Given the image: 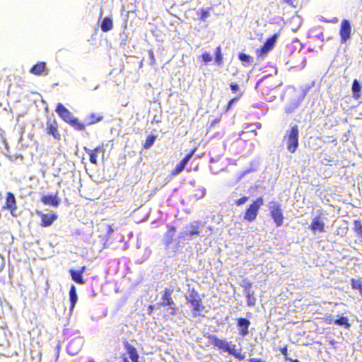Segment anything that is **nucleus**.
<instances>
[{"mask_svg": "<svg viewBox=\"0 0 362 362\" xmlns=\"http://www.w3.org/2000/svg\"><path fill=\"white\" fill-rule=\"evenodd\" d=\"M339 36L341 44H345L351 37V26L350 21L344 19L341 22L339 28Z\"/></svg>", "mask_w": 362, "mask_h": 362, "instance_id": "obj_9", "label": "nucleus"}, {"mask_svg": "<svg viewBox=\"0 0 362 362\" xmlns=\"http://www.w3.org/2000/svg\"><path fill=\"white\" fill-rule=\"evenodd\" d=\"M103 117H104L101 115L91 113L86 117V119H85L86 123L83 124L85 125V127L86 126L95 124L102 121L103 119Z\"/></svg>", "mask_w": 362, "mask_h": 362, "instance_id": "obj_19", "label": "nucleus"}, {"mask_svg": "<svg viewBox=\"0 0 362 362\" xmlns=\"http://www.w3.org/2000/svg\"><path fill=\"white\" fill-rule=\"evenodd\" d=\"M40 201L45 205H50L54 207L58 206L61 202L58 193H55L54 195H44L41 197Z\"/></svg>", "mask_w": 362, "mask_h": 362, "instance_id": "obj_15", "label": "nucleus"}, {"mask_svg": "<svg viewBox=\"0 0 362 362\" xmlns=\"http://www.w3.org/2000/svg\"><path fill=\"white\" fill-rule=\"evenodd\" d=\"M248 362H267L265 360H263L259 358H250L248 359Z\"/></svg>", "mask_w": 362, "mask_h": 362, "instance_id": "obj_44", "label": "nucleus"}, {"mask_svg": "<svg viewBox=\"0 0 362 362\" xmlns=\"http://www.w3.org/2000/svg\"><path fill=\"white\" fill-rule=\"evenodd\" d=\"M201 58L204 64H208L212 60V57L209 52H204L201 54Z\"/></svg>", "mask_w": 362, "mask_h": 362, "instance_id": "obj_37", "label": "nucleus"}, {"mask_svg": "<svg viewBox=\"0 0 362 362\" xmlns=\"http://www.w3.org/2000/svg\"><path fill=\"white\" fill-rule=\"evenodd\" d=\"M326 321L328 322V323H332V322L336 324L337 325H340V326H343L346 329H349L350 327H351V324L349 323V319L348 317H339L338 319L337 320H327L326 319Z\"/></svg>", "mask_w": 362, "mask_h": 362, "instance_id": "obj_21", "label": "nucleus"}, {"mask_svg": "<svg viewBox=\"0 0 362 362\" xmlns=\"http://www.w3.org/2000/svg\"><path fill=\"white\" fill-rule=\"evenodd\" d=\"M101 30L104 33L111 30L113 28L112 20L110 17H105L101 23Z\"/></svg>", "mask_w": 362, "mask_h": 362, "instance_id": "obj_22", "label": "nucleus"}, {"mask_svg": "<svg viewBox=\"0 0 362 362\" xmlns=\"http://www.w3.org/2000/svg\"><path fill=\"white\" fill-rule=\"evenodd\" d=\"M148 54H149V56H150L151 59L152 60H153V61H154V60H155V58H154V54H153V51H152V50H150V51L148 52Z\"/></svg>", "mask_w": 362, "mask_h": 362, "instance_id": "obj_48", "label": "nucleus"}, {"mask_svg": "<svg viewBox=\"0 0 362 362\" xmlns=\"http://www.w3.org/2000/svg\"><path fill=\"white\" fill-rule=\"evenodd\" d=\"M351 284L352 288L358 290L362 293V281L360 279H351Z\"/></svg>", "mask_w": 362, "mask_h": 362, "instance_id": "obj_35", "label": "nucleus"}, {"mask_svg": "<svg viewBox=\"0 0 362 362\" xmlns=\"http://www.w3.org/2000/svg\"><path fill=\"white\" fill-rule=\"evenodd\" d=\"M167 227L168 230L163 235V242L165 245L168 246L171 245L174 240V238L177 233V228L173 225H168Z\"/></svg>", "mask_w": 362, "mask_h": 362, "instance_id": "obj_14", "label": "nucleus"}, {"mask_svg": "<svg viewBox=\"0 0 362 362\" xmlns=\"http://www.w3.org/2000/svg\"><path fill=\"white\" fill-rule=\"evenodd\" d=\"M243 95V93H238L235 97H234L233 98L230 99L228 103L223 107V111L225 112V113H227L228 112L231 108H232V106L236 102L238 101Z\"/></svg>", "mask_w": 362, "mask_h": 362, "instance_id": "obj_27", "label": "nucleus"}, {"mask_svg": "<svg viewBox=\"0 0 362 362\" xmlns=\"http://www.w3.org/2000/svg\"><path fill=\"white\" fill-rule=\"evenodd\" d=\"M262 80H260L259 81H258L256 84V88L259 86V84L262 82Z\"/></svg>", "mask_w": 362, "mask_h": 362, "instance_id": "obj_52", "label": "nucleus"}, {"mask_svg": "<svg viewBox=\"0 0 362 362\" xmlns=\"http://www.w3.org/2000/svg\"><path fill=\"white\" fill-rule=\"evenodd\" d=\"M69 299H70V303H71L70 310H72L74 308L75 305L77 302V299H78L76 289L75 286H74V285H72L70 288Z\"/></svg>", "mask_w": 362, "mask_h": 362, "instance_id": "obj_23", "label": "nucleus"}, {"mask_svg": "<svg viewBox=\"0 0 362 362\" xmlns=\"http://www.w3.org/2000/svg\"><path fill=\"white\" fill-rule=\"evenodd\" d=\"M252 286V283H247L245 286V291H250V288Z\"/></svg>", "mask_w": 362, "mask_h": 362, "instance_id": "obj_46", "label": "nucleus"}, {"mask_svg": "<svg viewBox=\"0 0 362 362\" xmlns=\"http://www.w3.org/2000/svg\"><path fill=\"white\" fill-rule=\"evenodd\" d=\"M80 348L81 345L76 339L71 340L66 346L67 352L71 355L76 354L80 350Z\"/></svg>", "mask_w": 362, "mask_h": 362, "instance_id": "obj_20", "label": "nucleus"}, {"mask_svg": "<svg viewBox=\"0 0 362 362\" xmlns=\"http://www.w3.org/2000/svg\"><path fill=\"white\" fill-rule=\"evenodd\" d=\"M199 231L197 230V229H195L194 230H192L189 232V234L186 233L185 234V236H184V238L185 239H187V240H189L192 238V237L194 235H199Z\"/></svg>", "mask_w": 362, "mask_h": 362, "instance_id": "obj_40", "label": "nucleus"}, {"mask_svg": "<svg viewBox=\"0 0 362 362\" xmlns=\"http://www.w3.org/2000/svg\"><path fill=\"white\" fill-rule=\"evenodd\" d=\"M331 21L333 22V23H336L337 21V20L335 18L334 20H332Z\"/></svg>", "mask_w": 362, "mask_h": 362, "instance_id": "obj_53", "label": "nucleus"}, {"mask_svg": "<svg viewBox=\"0 0 362 362\" xmlns=\"http://www.w3.org/2000/svg\"><path fill=\"white\" fill-rule=\"evenodd\" d=\"M230 86V90L233 93H242L240 90V87L238 86V83H230L229 84Z\"/></svg>", "mask_w": 362, "mask_h": 362, "instance_id": "obj_38", "label": "nucleus"}, {"mask_svg": "<svg viewBox=\"0 0 362 362\" xmlns=\"http://www.w3.org/2000/svg\"><path fill=\"white\" fill-rule=\"evenodd\" d=\"M168 306L170 308V315L172 316H174L177 314V306L175 303L174 302L173 299L170 300L168 303L163 304V307Z\"/></svg>", "mask_w": 362, "mask_h": 362, "instance_id": "obj_32", "label": "nucleus"}, {"mask_svg": "<svg viewBox=\"0 0 362 362\" xmlns=\"http://www.w3.org/2000/svg\"><path fill=\"white\" fill-rule=\"evenodd\" d=\"M210 10L211 8H207L206 9L202 8L197 12L198 15H199L200 21H203L209 16Z\"/></svg>", "mask_w": 362, "mask_h": 362, "instance_id": "obj_36", "label": "nucleus"}, {"mask_svg": "<svg viewBox=\"0 0 362 362\" xmlns=\"http://www.w3.org/2000/svg\"><path fill=\"white\" fill-rule=\"evenodd\" d=\"M156 139V136L155 135H153V134L149 135L146 138L144 144H143V148L146 150L150 148L155 143Z\"/></svg>", "mask_w": 362, "mask_h": 362, "instance_id": "obj_29", "label": "nucleus"}, {"mask_svg": "<svg viewBox=\"0 0 362 362\" xmlns=\"http://www.w3.org/2000/svg\"><path fill=\"white\" fill-rule=\"evenodd\" d=\"M281 3L287 4L293 8L296 7V5L295 4V0H282Z\"/></svg>", "mask_w": 362, "mask_h": 362, "instance_id": "obj_43", "label": "nucleus"}, {"mask_svg": "<svg viewBox=\"0 0 362 362\" xmlns=\"http://www.w3.org/2000/svg\"><path fill=\"white\" fill-rule=\"evenodd\" d=\"M83 150L88 154L90 162L93 165H98V156L100 153L103 156L105 153L103 145L98 146L94 149H89L87 147H83Z\"/></svg>", "mask_w": 362, "mask_h": 362, "instance_id": "obj_11", "label": "nucleus"}, {"mask_svg": "<svg viewBox=\"0 0 362 362\" xmlns=\"http://www.w3.org/2000/svg\"><path fill=\"white\" fill-rule=\"evenodd\" d=\"M104 227L107 229V236H110L112 234V233L114 232V230L112 227L111 225L110 224H106L104 226Z\"/></svg>", "mask_w": 362, "mask_h": 362, "instance_id": "obj_41", "label": "nucleus"}, {"mask_svg": "<svg viewBox=\"0 0 362 362\" xmlns=\"http://www.w3.org/2000/svg\"><path fill=\"white\" fill-rule=\"evenodd\" d=\"M61 347H62V344H61V341L59 340L57 341V344L56 347H55V349H56V357L57 358H58V356L59 355V351H60Z\"/></svg>", "mask_w": 362, "mask_h": 362, "instance_id": "obj_42", "label": "nucleus"}, {"mask_svg": "<svg viewBox=\"0 0 362 362\" xmlns=\"http://www.w3.org/2000/svg\"><path fill=\"white\" fill-rule=\"evenodd\" d=\"M168 306L170 308V315L172 316H174L177 314V306L175 303L174 302L173 299L170 300L168 303L163 304V307Z\"/></svg>", "mask_w": 362, "mask_h": 362, "instance_id": "obj_33", "label": "nucleus"}, {"mask_svg": "<svg viewBox=\"0 0 362 362\" xmlns=\"http://www.w3.org/2000/svg\"><path fill=\"white\" fill-rule=\"evenodd\" d=\"M195 152V149H192L189 152L180 162L179 163L175 166V168L172 170L170 175L171 176H175L178 174H180L185 168L187 163L189 160V159L192 158V156L194 155Z\"/></svg>", "mask_w": 362, "mask_h": 362, "instance_id": "obj_12", "label": "nucleus"}, {"mask_svg": "<svg viewBox=\"0 0 362 362\" xmlns=\"http://www.w3.org/2000/svg\"><path fill=\"white\" fill-rule=\"evenodd\" d=\"M186 299L187 303L192 307V312L194 315H198L201 311L204 310L202 299L199 293L194 288L192 289Z\"/></svg>", "mask_w": 362, "mask_h": 362, "instance_id": "obj_5", "label": "nucleus"}, {"mask_svg": "<svg viewBox=\"0 0 362 362\" xmlns=\"http://www.w3.org/2000/svg\"><path fill=\"white\" fill-rule=\"evenodd\" d=\"M86 269V267L85 266H83L81 267L79 270H78V272H81V274L83 275V274L85 272Z\"/></svg>", "mask_w": 362, "mask_h": 362, "instance_id": "obj_47", "label": "nucleus"}, {"mask_svg": "<svg viewBox=\"0 0 362 362\" xmlns=\"http://www.w3.org/2000/svg\"><path fill=\"white\" fill-rule=\"evenodd\" d=\"M154 306L153 305H149L148 306V310H150V312H151V310L153 309Z\"/></svg>", "mask_w": 362, "mask_h": 362, "instance_id": "obj_50", "label": "nucleus"}, {"mask_svg": "<svg viewBox=\"0 0 362 362\" xmlns=\"http://www.w3.org/2000/svg\"><path fill=\"white\" fill-rule=\"evenodd\" d=\"M45 132L47 136H52L57 141H59L62 139V134L59 129V123L54 118L48 117L47 119Z\"/></svg>", "mask_w": 362, "mask_h": 362, "instance_id": "obj_7", "label": "nucleus"}, {"mask_svg": "<svg viewBox=\"0 0 362 362\" xmlns=\"http://www.w3.org/2000/svg\"><path fill=\"white\" fill-rule=\"evenodd\" d=\"M215 54V62L218 66H221L223 62V55L222 54V49L221 46H218L214 52Z\"/></svg>", "mask_w": 362, "mask_h": 362, "instance_id": "obj_26", "label": "nucleus"}, {"mask_svg": "<svg viewBox=\"0 0 362 362\" xmlns=\"http://www.w3.org/2000/svg\"><path fill=\"white\" fill-rule=\"evenodd\" d=\"M269 214L276 227H280L284 224V216L280 203L276 202L270 203Z\"/></svg>", "mask_w": 362, "mask_h": 362, "instance_id": "obj_6", "label": "nucleus"}, {"mask_svg": "<svg viewBox=\"0 0 362 362\" xmlns=\"http://www.w3.org/2000/svg\"><path fill=\"white\" fill-rule=\"evenodd\" d=\"M282 141L286 144L288 152L293 153L296 151L299 146V129L297 124L286 132Z\"/></svg>", "mask_w": 362, "mask_h": 362, "instance_id": "obj_3", "label": "nucleus"}, {"mask_svg": "<svg viewBox=\"0 0 362 362\" xmlns=\"http://www.w3.org/2000/svg\"><path fill=\"white\" fill-rule=\"evenodd\" d=\"M70 274L71 276L72 279L79 284H84L85 280L83 278V275L81 274V272H78L76 270L71 269L69 271Z\"/></svg>", "mask_w": 362, "mask_h": 362, "instance_id": "obj_25", "label": "nucleus"}, {"mask_svg": "<svg viewBox=\"0 0 362 362\" xmlns=\"http://www.w3.org/2000/svg\"><path fill=\"white\" fill-rule=\"evenodd\" d=\"M55 111L62 120L76 130L83 131L85 129V125L78 119L74 117L72 113L62 103L57 104Z\"/></svg>", "mask_w": 362, "mask_h": 362, "instance_id": "obj_2", "label": "nucleus"}, {"mask_svg": "<svg viewBox=\"0 0 362 362\" xmlns=\"http://www.w3.org/2000/svg\"><path fill=\"white\" fill-rule=\"evenodd\" d=\"M30 72L35 76L47 75L48 73L46 69V63L45 62H38L30 68Z\"/></svg>", "mask_w": 362, "mask_h": 362, "instance_id": "obj_16", "label": "nucleus"}, {"mask_svg": "<svg viewBox=\"0 0 362 362\" xmlns=\"http://www.w3.org/2000/svg\"><path fill=\"white\" fill-rule=\"evenodd\" d=\"M278 37L279 33H275L270 37L267 38L263 45L256 50L257 56L259 57L267 54L274 47Z\"/></svg>", "mask_w": 362, "mask_h": 362, "instance_id": "obj_10", "label": "nucleus"}, {"mask_svg": "<svg viewBox=\"0 0 362 362\" xmlns=\"http://www.w3.org/2000/svg\"><path fill=\"white\" fill-rule=\"evenodd\" d=\"M249 199V197H247V196H243L241 198L238 199H236L235 201V204L237 206H240L243 204H244L245 203H246Z\"/></svg>", "mask_w": 362, "mask_h": 362, "instance_id": "obj_39", "label": "nucleus"}, {"mask_svg": "<svg viewBox=\"0 0 362 362\" xmlns=\"http://www.w3.org/2000/svg\"><path fill=\"white\" fill-rule=\"evenodd\" d=\"M250 322L249 320L243 317L238 319V326L240 327L239 334L241 337H245L249 333V327Z\"/></svg>", "mask_w": 362, "mask_h": 362, "instance_id": "obj_17", "label": "nucleus"}, {"mask_svg": "<svg viewBox=\"0 0 362 362\" xmlns=\"http://www.w3.org/2000/svg\"><path fill=\"white\" fill-rule=\"evenodd\" d=\"M354 231L360 238H362V223L360 220L354 221Z\"/></svg>", "mask_w": 362, "mask_h": 362, "instance_id": "obj_31", "label": "nucleus"}, {"mask_svg": "<svg viewBox=\"0 0 362 362\" xmlns=\"http://www.w3.org/2000/svg\"><path fill=\"white\" fill-rule=\"evenodd\" d=\"M310 228L313 233H315L316 231H319L322 233L325 231V223L322 221L320 220V216H317L315 218L313 219Z\"/></svg>", "mask_w": 362, "mask_h": 362, "instance_id": "obj_18", "label": "nucleus"}, {"mask_svg": "<svg viewBox=\"0 0 362 362\" xmlns=\"http://www.w3.org/2000/svg\"><path fill=\"white\" fill-rule=\"evenodd\" d=\"M122 361H123V362H129V359H128L126 356H124V357H123V358H122Z\"/></svg>", "mask_w": 362, "mask_h": 362, "instance_id": "obj_49", "label": "nucleus"}, {"mask_svg": "<svg viewBox=\"0 0 362 362\" xmlns=\"http://www.w3.org/2000/svg\"><path fill=\"white\" fill-rule=\"evenodd\" d=\"M245 297L247 299V305L250 306H252V307L255 306V303H256V299L254 296V292L251 291H247Z\"/></svg>", "mask_w": 362, "mask_h": 362, "instance_id": "obj_30", "label": "nucleus"}, {"mask_svg": "<svg viewBox=\"0 0 362 362\" xmlns=\"http://www.w3.org/2000/svg\"><path fill=\"white\" fill-rule=\"evenodd\" d=\"M263 204L264 199L262 197H259L253 200L245 211L244 219L249 222L255 221L258 215L259 209Z\"/></svg>", "mask_w": 362, "mask_h": 362, "instance_id": "obj_4", "label": "nucleus"}, {"mask_svg": "<svg viewBox=\"0 0 362 362\" xmlns=\"http://www.w3.org/2000/svg\"><path fill=\"white\" fill-rule=\"evenodd\" d=\"M40 226L42 228L50 226L58 218L56 213L40 214Z\"/></svg>", "mask_w": 362, "mask_h": 362, "instance_id": "obj_13", "label": "nucleus"}, {"mask_svg": "<svg viewBox=\"0 0 362 362\" xmlns=\"http://www.w3.org/2000/svg\"><path fill=\"white\" fill-rule=\"evenodd\" d=\"M209 342L216 347L218 349L228 352L229 354L233 356L236 359L243 361L245 359V356L241 354L240 351H237L235 350V345H231L230 342H228L224 339H219L214 334H210L207 337Z\"/></svg>", "mask_w": 362, "mask_h": 362, "instance_id": "obj_1", "label": "nucleus"}, {"mask_svg": "<svg viewBox=\"0 0 362 362\" xmlns=\"http://www.w3.org/2000/svg\"><path fill=\"white\" fill-rule=\"evenodd\" d=\"M172 293L170 290L165 288L162 295V302L158 303L161 306H163V304L168 303L170 300H172Z\"/></svg>", "mask_w": 362, "mask_h": 362, "instance_id": "obj_28", "label": "nucleus"}, {"mask_svg": "<svg viewBox=\"0 0 362 362\" xmlns=\"http://www.w3.org/2000/svg\"><path fill=\"white\" fill-rule=\"evenodd\" d=\"M351 88L353 91V98L355 100L359 99L361 97L360 92L361 90V86L357 79L354 80Z\"/></svg>", "mask_w": 362, "mask_h": 362, "instance_id": "obj_24", "label": "nucleus"}, {"mask_svg": "<svg viewBox=\"0 0 362 362\" xmlns=\"http://www.w3.org/2000/svg\"><path fill=\"white\" fill-rule=\"evenodd\" d=\"M291 362H299V361L298 359H294V360L291 359Z\"/></svg>", "mask_w": 362, "mask_h": 362, "instance_id": "obj_51", "label": "nucleus"}, {"mask_svg": "<svg viewBox=\"0 0 362 362\" xmlns=\"http://www.w3.org/2000/svg\"><path fill=\"white\" fill-rule=\"evenodd\" d=\"M281 354L285 356L286 357L288 355V351H287V346H284L283 348L281 349Z\"/></svg>", "mask_w": 362, "mask_h": 362, "instance_id": "obj_45", "label": "nucleus"}, {"mask_svg": "<svg viewBox=\"0 0 362 362\" xmlns=\"http://www.w3.org/2000/svg\"><path fill=\"white\" fill-rule=\"evenodd\" d=\"M17 208V202L14 194L10 192H6L5 197V203L1 207V211L7 210L10 212L12 216L16 217Z\"/></svg>", "mask_w": 362, "mask_h": 362, "instance_id": "obj_8", "label": "nucleus"}, {"mask_svg": "<svg viewBox=\"0 0 362 362\" xmlns=\"http://www.w3.org/2000/svg\"><path fill=\"white\" fill-rule=\"evenodd\" d=\"M238 59L247 64H251L253 62L252 57L245 53H240L238 54Z\"/></svg>", "mask_w": 362, "mask_h": 362, "instance_id": "obj_34", "label": "nucleus"}, {"mask_svg": "<svg viewBox=\"0 0 362 362\" xmlns=\"http://www.w3.org/2000/svg\"><path fill=\"white\" fill-rule=\"evenodd\" d=\"M361 238H362V237H361Z\"/></svg>", "mask_w": 362, "mask_h": 362, "instance_id": "obj_54", "label": "nucleus"}]
</instances>
